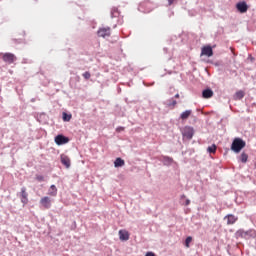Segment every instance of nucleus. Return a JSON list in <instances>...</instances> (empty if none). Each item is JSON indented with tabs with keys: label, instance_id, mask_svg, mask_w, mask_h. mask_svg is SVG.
<instances>
[{
	"label": "nucleus",
	"instance_id": "nucleus-26",
	"mask_svg": "<svg viewBox=\"0 0 256 256\" xmlns=\"http://www.w3.org/2000/svg\"><path fill=\"white\" fill-rule=\"evenodd\" d=\"M82 76L83 78H85V80L91 79V73L89 71H86L85 73H83Z\"/></svg>",
	"mask_w": 256,
	"mask_h": 256
},
{
	"label": "nucleus",
	"instance_id": "nucleus-16",
	"mask_svg": "<svg viewBox=\"0 0 256 256\" xmlns=\"http://www.w3.org/2000/svg\"><path fill=\"white\" fill-rule=\"evenodd\" d=\"M119 239L120 241H128L130 239V234L124 229L119 230Z\"/></svg>",
	"mask_w": 256,
	"mask_h": 256
},
{
	"label": "nucleus",
	"instance_id": "nucleus-4",
	"mask_svg": "<svg viewBox=\"0 0 256 256\" xmlns=\"http://www.w3.org/2000/svg\"><path fill=\"white\" fill-rule=\"evenodd\" d=\"M243 148H245V142L241 138H236L231 143V151H234V153H240Z\"/></svg>",
	"mask_w": 256,
	"mask_h": 256
},
{
	"label": "nucleus",
	"instance_id": "nucleus-21",
	"mask_svg": "<svg viewBox=\"0 0 256 256\" xmlns=\"http://www.w3.org/2000/svg\"><path fill=\"white\" fill-rule=\"evenodd\" d=\"M123 166H125V160H123L122 158H116L114 162V167L119 168Z\"/></svg>",
	"mask_w": 256,
	"mask_h": 256
},
{
	"label": "nucleus",
	"instance_id": "nucleus-14",
	"mask_svg": "<svg viewBox=\"0 0 256 256\" xmlns=\"http://www.w3.org/2000/svg\"><path fill=\"white\" fill-rule=\"evenodd\" d=\"M60 162H61V164L66 166L67 169H69L71 166V160H70L69 156L66 154L60 155Z\"/></svg>",
	"mask_w": 256,
	"mask_h": 256
},
{
	"label": "nucleus",
	"instance_id": "nucleus-8",
	"mask_svg": "<svg viewBox=\"0 0 256 256\" xmlns=\"http://www.w3.org/2000/svg\"><path fill=\"white\" fill-rule=\"evenodd\" d=\"M39 204L44 207V209L49 210L52 206V200L50 197H42L41 200H39Z\"/></svg>",
	"mask_w": 256,
	"mask_h": 256
},
{
	"label": "nucleus",
	"instance_id": "nucleus-32",
	"mask_svg": "<svg viewBox=\"0 0 256 256\" xmlns=\"http://www.w3.org/2000/svg\"><path fill=\"white\" fill-rule=\"evenodd\" d=\"M189 204H191V200H185V202H183V205L188 206Z\"/></svg>",
	"mask_w": 256,
	"mask_h": 256
},
{
	"label": "nucleus",
	"instance_id": "nucleus-9",
	"mask_svg": "<svg viewBox=\"0 0 256 256\" xmlns=\"http://www.w3.org/2000/svg\"><path fill=\"white\" fill-rule=\"evenodd\" d=\"M70 139L64 135H57L54 138V143H56L57 145H66L67 143H69Z\"/></svg>",
	"mask_w": 256,
	"mask_h": 256
},
{
	"label": "nucleus",
	"instance_id": "nucleus-3",
	"mask_svg": "<svg viewBox=\"0 0 256 256\" xmlns=\"http://www.w3.org/2000/svg\"><path fill=\"white\" fill-rule=\"evenodd\" d=\"M236 237L237 238H242V239H251L256 237V231L255 230H248L244 231L243 229H240L236 232Z\"/></svg>",
	"mask_w": 256,
	"mask_h": 256
},
{
	"label": "nucleus",
	"instance_id": "nucleus-15",
	"mask_svg": "<svg viewBox=\"0 0 256 256\" xmlns=\"http://www.w3.org/2000/svg\"><path fill=\"white\" fill-rule=\"evenodd\" d=\"M224 220H227V225L231 226L235 224L239 220V218L233 214H229L226 217H224Z\"/></svg>",
	"mask_w": 256,
	"mask_h": 256
},
{
	"label": "nucleus",
	"instance_id": "nucleus-31",
	"mask_svg": "<svg viewBox=\"0 0 256 256\" xmlns=\"http://www.w3.org/2000/svg\"><path fill=\"white\" fill-rule=\"evenodd\" d=\"M125 130V127H118L116 128V132H122Z\"/></svg>",
	"mask_w": 256,
	"mask_h": 256
},
{
	"label": "nucleus",
	"instance_id": "nucleus-5",
	"mask_svg": "<svg viewBox=\"0 0 256 256\" xmlns=\"http://www.w3.org/2000/svg\"><path fill=\"white\" fill-rule=\"evenodd\" d=\"M16 60H17V58H16L15 54H12V53L2 54V61L8 65L14 64V62H16Z\"/></svg>",
	"mask_w": 256,
	"mask_h": 256
},
{
	"label": "nucleus",
	"instance_id": "nucleus-20",
	"mask_svg": "<svg viewBox=\"0 0 256 256\" xmlns=\"http://www.w3.org/2000/svg\"><path fill=\"white\" fill-rule=\"evenodd\" d=\"M213 96H214L213 90H211V89H205V90L203 91V98H204V99H210V98L213 97Z\"/></svg>",
	"mask_w": 256,
	"mask_h": 256
},
{
	"label": "nucleus",
	"instance_id": "nucleus-7",
	"mask_svg": "<svg viewBox=\"0 0 256 256\" xmlns=\"http://www.w3.org/2000/svg\"><path fill=\"white\" fill-rule=\"evenodd\" d=\"M97 36L106 38L111 36V28L110 27H100L97 31Z\"/></svg>",
	"mask_w": 256,
	"mask_h": 256
},
{
	"label": "nucleus",
	"instance_id": "nucleus-27",
	"mask_svg": "<svg viewBox=\"0 0 256 256\" xmlns=\"http://www.w3.org/2000/svg\"><path fill=\"white\" fill-rule=\"evenodd\" d=\"M148 4H149V2H142V3L140 4V6H138V10H140L141 12H144L143 8H144L146 5H148Z\"/></svg>",
	"mask_w": 256,
	"mask_h": 256
},
{
	"label": "nucleus",
	"instance_id": "nucleus-22",
	"mask_svg": "<svg viewBox=\"0 0 256 256\" xmlns=\"http://www.w3.org/2000/svg\"><path fill=\"white\" fill-rule=\"evenodd\" d=\"M244 96H245V93L240 90V91L236 92V94L234 95V99L241 100L244 98Z\"/></svg>",
	"mask_w": 256,
	"mask_h": 256
},
{
	"label": "nucleus",
	"instance_id": "nucleus-24",
	"mask_svg": "<svg viewBox=\"0 0 256 256\" xmlns=\"http://www.w3.org/2000/svg\"><path fill=\"white\" fill-rule=\"evenodd\" d=\"M240 161L242 162V163H247V161H248V154H246L245 152H242V154H241V156H240Z\"/></svg>",
	"mask_w": 256,
	"mask_h": 256
},
{
	"label": "nucleus",
	"instance_id": "nucleus-18",
	"mask_svg": "<svg viewBox=\"0 0 256 256\" xmlns=\"http://www.w3.org/2000/svg\"><path fill=\"white\" fill-rule=\"evenodd\" d=\"M48 195L50 197H56L58 195V188L55 185H51L48 190Z\"/></svg>",
	"mask_w": 256,
	"mask_h": 256
},
{
	"label": "nucleus",
	"instance_id": "nucleus-6",
	"mask_svg": "<svg viewBox=\"0 0 256 256\" xmlns=\"http://www.w3.org/2000/svg\"><path fill=\"white\" fill-rule=\"evenodd\" d=\"M182 137L183 140H191L193 137V128L192 127H183L182 130Z\"/></svg>",
	"mask_w": 256,
	"mask_h": 256
},
{
	"label": "nucleus",
	"instance_id": "nucleus-28",
	"mask_svg": "<svg viewBox=\"0 0 256 256\" xmlns=\"http://www.w3.org/2000/svg\"><path fill=\"white\" fill-rule=\"evenodd\" d=\"M192 242V237L191 236H189L188 238H186V240H185V246H186V248H189V244Z\"/></svg>",
	"mask_w": 256,
	"mask_h": 256
},
{
	"label": "nucleus",
	"instance_id": "nucleus-13",
	"mask_svg": "<svg viewBox=\"0 0 256 256\" xmlns=\"http://www.w3.org/2000/svg\"><path fill=\"white\" fill-rule=\"evenodd\" d=\"M29 194L26 192V187H22L20 191V201L23 203V205H27L29 203V199L27 198Z\"/></svg>",
	"mask_w": 256,
	"mask_h": 256
},
{
	"label": "nucleus",
	"instance_id": "nucleus-23",
	"mask_svg": "<svg viewBox=\"0 0 256 256\" xmlns=\"http://www.w3.org/2000/svg\"><path fill=\"white\" fill-rule=\"evenodd\" d=\"M207 152L208 153H212V154H215L217 152V146L215 144H212V146H209L207 148Z\"/></svg>",
	"mask_w": 256,
	"mask_h": 256
},
{
	"label": "nucleus",
	"instance_id": "nucleus-33",
	"mask_svg": "<svg viewBox=\"0 0 256 256\" xmlns=\"http://www.w3.org/2000/svg\"><path fill=\"white\" fill-rule=\"evenodd\" d=\"M145 256H155V254L154 253H152V252H148V253H146V255Z\"/></svg>",
	"mask_w": 256,
	"mask_h": 256
},
{
	"label": "nucleus",
	"instance_id": "nucleus-25",
	"mask_svg": "<svg viewBox=\"0 0 256 256\" xmlns=\"http://www.w3.org/2000/svg\"><path fill=\"white\" fill-rule=\"evenodd\" d=\"M71 118H72L71 114H67L66 112H63V121L69 122L71 121Z\"/></svg>",
	"mask_w": 256,
	"mask_h": 256
},
{
	"label": "nucleus",
	"instance_id": "nucleus-17",
	"mask_svg": "<svg viewBox=\"0 0 256 256\" xmlns=\"http://www.w3.org/2000/svg\"><path fill=\"white\" fill-rule=\"evenodd\" d=\"M121 11H119L118 7L114 6L111 8V19L120 18Z\"/></svg>",
	"mask_w": 256,
	"mask_h": 256
},
{
	"label": "nucleus",
	"instance_id": "nucleus-10",
	"mask_svg": "<svg viewBox=\"0 0 256 256\" xmlns=\"http://www.w3.org/2000/svg\"><path fill=\"white\" fill-rule=\"evenodd\" d=\"M214 52H213V47L211 46H203V48L201 49V56H205V57H213Z\"/></svg>",
	"mask_w": 256,
	"mask_h": 256
},
{
	"label": "nucleus",
	"instance_id": "nucleus-19",
	"mask_svg": "<svg viewBox=\"0 0 256 256\" xmlns=\"http://www.w3.org/2000/svg\"><path fill=\"white\" fill-rule=\"evenodd\" d=\"M191 115H192V110H185L179 116V119H181L182 121H185V120L189 119V116H191Z\"/></svg>",
	"mask_w": 256,
	"mask_h": 256
},
{
	"label": "nucleus",
	"instance_id": "nucleus-2",
	"mask_svg": "<svg viewBox=\"0 0 256 256\" xmlns=\"http://www.w3.org/2000/svg\"><path fill=\"white\" fill-rule=\"evenodd\" d=\"M175 99H180V94L176 93L174 97H171L170 99L164 101L163 105L170 110H174L177 104L181 103V101H177Z\"/></svg>",
	"mask_w": 256,
	"mask_h": 256
},
{
	"label": "nucleus",
	"instance_id": "nucleus-11",
	"mask_svg": "<svg viewBox=\"0 0 256 256\" xmlns=\"http://www.w3.org/2000/svg\"><path fill=\"white\" fill-rule=\"evenodd\" d=\"M159 161L162 162L163 165L167 166V167H170L171 165H173L175 163L174 159L170 156H160Z\"/></svg>",
	"mask_w": 256,
	"mask_h": 256
},
{
	"label": "nucleus",
	"instance_id": "nucleus-30",
	"mask_svg": "<svg viewBox=\"0 0 256 256\" xmlns=\"http://www.w3.org/2000/svg\"><path fill=\"white\" fill-rule=\"evenodd\" d=\"M168 5L172 6L177 0H167Z\"/></svg>",
	"mask_w": 256,
	"mask_h": 256
},
{
	"label": "nucleus",
	"instance_id": "nucleus-12",
	"mask_svg": "<svg viewBox=\"0 0 256 256\" xmlns=\"http://www.w3.org/2000/svg\"><path fill=\"white\" fill-rule=\"evenodd\" d=\"M248 5H247V3L245 2V1H241V2H238L237 4H236V9H237V11L238 12H240V13H247V11H248Z\"/></svg>",
	"mask_w": 256,
	"mask_h": 256
},
{
	"label": "nucleus",
	"instance_id": "nucleus-34",
	"mask_svg": "<svg viewBox=\"0 0 256 256\" xmlns=\"http://www.w3.org/2000/svg\"><path fill=\"white\" fill-rule=\"evenodd\" d=\"M164 52H166V53H167V48H164Z\"/></svg>",
	"mask_w": 256,
	"mask_h": 256
},
{
	"label": "nucleus",
	"instance_id": "nucleus-29",
	"mask_svg": "<svg viewBox=\"0 0 256 256\" xmlns=\"http://www.w3.org/2000/svg\"><path fill=\"white\" fill-rule=\"evenodd\" d=\"M36 179H37L38 182H44L45 181V178H44L43 175L36 176Z\"/></svg>",
	"mask_w": 256,
	"mask_h": 256
},
{
	"label": "nucleus",
	"instance_id": "nucleus-1",
	"mask_svg": "<svg viewBox=\"0 0 256 256\" xmlns=\"http://www.w3.org/2000/svg\"><path fill=\"white\" fill-rule=\"evenodd\" d=\"M188 41V33L182 32L180 35H171L168 39V42L175 46H181L182 44L186 43Z\"/></svg>",
	"mask_w": 256,
	"mask_h": 256
}]
</instances>
